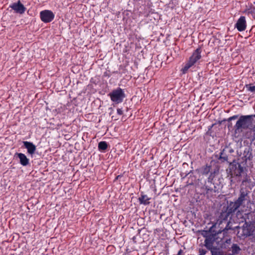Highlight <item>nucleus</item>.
Segmentation results:
<instances>
[{
	"label": "nucleus",
	"mask_w": 255,
	"mask_h": 255,
	"mask_svg": "<svg viewBox=\"0 0 255 255\" xmlns=\"http://www.w3.org/2000/svg\"><path fill=\"white\" fill-rule=\"evenodd\" d=\"M253 117V115L241 116L234 127L235 133H240L243 130L248 128L252 124Z\"/></svg>",
	"instance_id": "nucleus-1"
},
{
	"label": "nucleus",
	"mask_w": 255,
	"mask_h": 255,
	"mask_svg": "<svg viewBox=\"0 0 255 255\" xmlns=\"http://www.w3.org/2000/svg\"><path fill=\"white\" fill-rule=\"evenodd\" d=\"M201 49L199 48H197L190 57L189 60L186 63L184 67L182 68V71L183 74L186 73L188 70L195 64L197 61L201 58Z\"/></svg>",
	"instance_id": "nucleus-2"
},
{
	"label": "nucleus",
	"mask_w": 255,
	"mask_h": 255,
	"mask_svg": "<svg viewBox=\"0 0 255 255\" xmlns=\"http://www.w3.org/2000/svg\"><path fill=\"white\" fill-rule=\"evenodd\" d=\"M112 101L115 104L122 103L125 97V94L123 89L118 88L114 90L108 95Z\"/></svg>",
	"instance_id": "nucleus-3"
},
{
	"label": "nucleus",
	"mask_w": 255,
	"mask_h": 255,
	"mask_svg": "<svg viewBox=\"0 0 255 255\" xmlns=\"http://www.w3.org/2000/svg\"><path fill=\"white\" fill-rule=\"evenodd\" d=\"M246 196L247 194L245 192H241L238 200L235 202H232L230 204L229 210L230 212H232L236 211L243 204V201L245 200V197Z\"/></svg>",
	"instance_id": "nucleus-4"
},
{
	"label": "nucleus",
	"mask_w": 255,
	"mask_h": 255,
	"mask_svg": "<svg viewBox=\"0 0 255 255\" xmlns=\"http://www.w3.org/2000/svg\"><path fill=\"white\" fill-rule=\"evenodd\" d=\"M41 20L45 22H51L54 18V14L50 10H42L40 12Z\"/></svg>",
	"instance_id": "nucleus-5"
},
{
	"label": "nucleus",
	"mask_w": 255,
	"mask_h": 255,
	"mask_svg": "<svg viewBox=\"0 0 255 255\" xmlns=\"http://www.w3.org/2000/svg\"><path fill=\"white\" fill-rule=\"evenodd\" d=\"M16 13H18L19 14L23 13L25 10L26 8L20 2L19 0L17 2H15L12 3L10 6Z\"/></svg>",
	"instance_id": "nucleus-6"
},
{
	"label": "nucleus",
	"mask_w": 255,
	"mask_h": 255,
	"mask_svg": "<svg viewBox=\"0 0 255 255\" xmlns=\"http://www.w3.org/2000/svg\"><path fill=\"white\" fill-rule=\"evenodd\" d=\"M235 27L240 31L245 30L246 28V21L245 16H241L236 23Z\"/></svg>",
	"instance_id": "nucleus-7"
},
{
	"label": "nucleus",
	"mask_w": 255,
	"mask_h": 255,
	"mask_svg": "<svg viewBox=\"0 0 255 255\" xmlns=\"http://www.w3.org/2000/svg\"><path fill=\"white\" fill-rule=\"evenodd\" d=\"M23 145L27 149V152L30 155L33 154L36 151V146L32 143L27 141H23Z\"/></svg>",
	"instance_id": "nucleus-8"
},
{
	"label": "nucleus",
	"mask_w": 255,
	"mask_h": 255,
	"mask_svg": "<svg viewBox=\"0 0 255 255\" xmlns=\"http://www.w3.org/2000/svg\"><path fill=\"white\" fill-rule=\"evenodd\" d=\"M17 155L20 160V163L21 165L23 166H26L28 164L29 159L24 154L19 153H17Z\"/></svg>",
	"instance_id": "nucleus-9"
},
{
	"label": "nucleus",
	"mask_w": 255,
	"mask_h": 255,
	"mask_svg": "<svg viewBox=\"0 0 255 255\" xmlns=\"http://www.w3.org/2000/svg\"><path fill=\"white\" fill-rule=\"evenodd\" d=\"M149 198L146 195H142L138 199L139 203L144 205H147L149 203L148 202Z\"/></svg>",
	"instance_id": "nucleus-10"
},
{
	"label": "nucleus",
	"mask_w": 255,
	"mask_h": 255,
	"mask_svg": "<svg viewBox=\"0 0 255 255\" xmlns=\"http://www.w3.org/2000/svg\"><path fill=\"white\" fill-rule=\"evenodd\" d=\"M108 147V144L106 141H101L98 144L99 150H105Z\"/></svg>",
	"instance_id": "nucleus-11"
},
{
	"label": "nucleus",
	"mask_w": 255,
	"mask_h": 255,
	"mask_svg": "<svg viewBox=\"0 0 255 255\" xmlns=\"http://www.w3.org/2000/svg\"><path fill=\"white\" fill-rule=\"evenodd\" d=\"M241 251L240 248L237 244H233L232 247L233 254H238Z\"/></svg>",
	"instance_id": "nucleus-12"
},
{
	"label": "nucleus",
	"mask_w": 255,
	"mask_h": 255,
	"mask_svg": "<svg viewBox=\"0 0 255 255\" xmlns=\"http://www.w3.org/2000/svg\"><path fill=\"white\" fill-rule=\"evenodd\" d=\"M219 159L222 161H225L228 160V156L224 153L223 151H222L220 153Z\"/></svg>",
	"instance_id": "nucleus-13"
},
{
	"label": "nucleus",
	"mask_w": 255,
	"mask_h": 255,
	"mask_svg": "<svg viewBox=\"0 0 255 255\" xmlns=\"http://www.w3.org/2000/svg\"><path fill=\"white\" fill-rule=\"evenodd\" d=\"M210 168L209 166L205 167L202 172L203 174L207 175L210 171Z\"/></svg>",
	"instance_id": "nucleus-14"
},
{
	"label": "nucleus",
	"mask_w": 255,
	"mask_h": 255,
	"mask_svg": "<svg viewBox=\"0 0 255 255\" xmlns=\"http://www.w3.org/2000/svg\"><path fill=\"white\" fill-rule=\"evenodd\" d=\"M247 88L248 90H249L251 92H255V86H251L249 85L247 86Z\"/></svg>",
	"instance_id": "nucleus-15"
},
{
	"label": "nucleus",
	"mask_w": 255,
	"mask_h": 255,
	"mask_svg": "<svg viewBox=\"0 0 255 255\" xmlns=\"http://www.w3.org/2000/svg\"><path fill=\"white\" fill-rule=\"evenodd\" d=\"M212 255H222L220 252L216 251H212Z\"/></svg>",
	"instance_id": "nucleus-16"
},
{
	"label": "nucleus",
	"mask_w": 255,
	"mask_h": 255,
	"mask_svg": "<svg viewBox=\"0 0 255 255\" xmlns=\"http://www.w3.org/2000/svg\"><path fill=\"white\" fill-rule=\"evenodd\" d=\"M238 117V116L237 115H235V116H233L232 117H230L228 119V121H231L232 120H234L237 119Z\"/></svg>",
	"instance_id": "nucleus-17"
},
{
	"label": "nucleus",
	"mask_w": 255,
	"mask_h": 255,
	"mask_svg": "<svg viewBox=\"0 0 255 255\" xmlns=\"http://www.w3.org/2000/svg\"><path fill=\"white\" fill-rule=\"evenodd\" d=\"M117 113L119 115H122L123 114V112L122 109H117Z\"/></svg>",
	"instance_id": "nucleus-18"
},
{
	"label": "nucleus",
	"mask_w": 255,
	"mask_h": 255,
	"mask_svg": "<svg viewBox=\"0 0 255 255\" xmlns=\"http://www.w3.org/2000/svg\"><path fill=\"white\" fill-rule=\"evenodd\" d=\"M182 253V250H180V251H179L178 253V255H180Z\"/></svg>",
	"instance_id": "nucleus-19"
},
{
	"label": "nucleus",
	"mask_w": 255,
	"mask_h": 255,
	"mask_svg": "<svg viewBox=\"0 0 255 255\" xmlns=\"http://www.w3.org/2000/svg\"><path fill=\"white\" fill-rule=\"evenodd\" d=\"M252 130L254 132V134H255V126L253 127Z\"/></svg>",
	"instance_id": "nucleus-20"
},
{
	"label": "nucleus",
	"mask_w": 255,
	"mask_h": 255,
	"mask_svg": "<svg viewBox=\"0 0 255 255\" xmlns=\"http://www.w3.org/2000/svg\"><path fill=\"white\" fill-rule=\"evenodd\" d=\"M230 242H231V239H229L226 241L227 243H230Z\"/></svg>",
	"instance_id": "nucleus-21"
},
{
	"label": "nucleus",
	"mask_w": 255,
	"mask_h": 255,
	"mask_svg": "<svg viewBox=\"0 0 255 255\" xmlns=\"http://www.w3.org/2000/svg\"><path fill=\"white\" fill-rule=\"evenodd\" d=\"M205 254V252H202L201 253L200 255H204Z\"/></svg>",
	"instance_id": "nucleus-22"
},
{
	"label": "nucleus",
	"mask_w": 255,
	"mask_h": 255,
	"mask_svg": "<svg viewBox=\"0 0 255 255\" xmlns=\"http://www.w3.org/2000/svg\"><path fill=\"white\" fill-rule=\"evenodd\" d=\"M255 12V8H254L253 9V10H251L250 12L252 13V12Z\"/></svg>",
	"instance_id": "nucleus-23"
},
{
	"label": "nucleus",
	"mask_w": 255,
	"mask_h": 255,
	"mask_svg": "<svg viewBox=\"0 0 255 255\" xmlns=\"http://www.w3.org/2000/svg\"><path fill=\"white\" fill-rule=\"evenodd\" d=\"M208 179H209V180L212 179V178H211V175L210 176V177H209Z\"/></svg>",
	"instance_id": "nucleus-24"
},
{
	"label": "nucleus",
	"mask_w": 255,
	"mask_h": 255,
	"mask_svg": "<svg viewBox=\"0 0 255 255\" xmlns=\"http://www.w3.org/2000/svg\"><path fill=\"white\" fill-rule=\"evenodd\" d=\"M253 117H255V115H253Z\"/></svg>",
	"instance_id": "nucleus-25"
}]
</instances>
